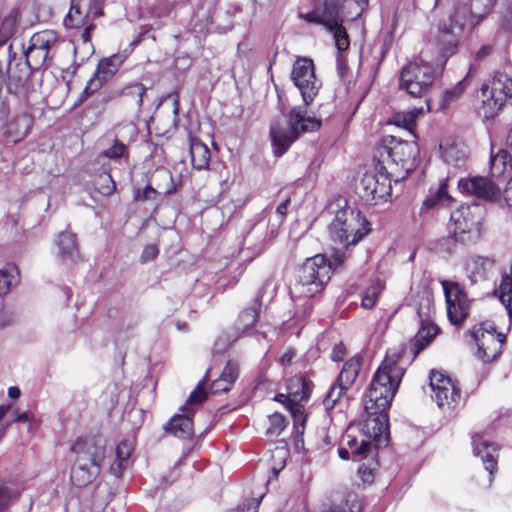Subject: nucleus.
I'll return each mask as SVG.
<instances>
[{
    "label": "nucleus",
    "mask_w": 512,
    "mask_h": 512,
    "mask_svg": "<svg viewBox=\"0 0 512 512\" xmlns=\"http://www.w3.org/2000/svg\"><path fill=\"white\" fill-rule=\"evenodd\" d=\"M452 10L438 24L434 45L443 65L458 49L461 37L471 33L491 11L496 0H450Z\"/></svg>",
    "instance_id": "1"
},
{
    "label": "nucleus",
    "mask_w": 512,
    "mask_h": 512,
    "mask_svg": "<svg viewBox=\"0 0 512 512\" xmlns=\"http://www.w3.org/2000/svg\"><path fill=\"white\" fill-rule=\"evenodd\" d=\"M406 352L401 346L389 349L377 369L364 401L365 410L371 416L381 414L390 407L405 373L403 359Z\"/></svg>",
    "instance_id": "2"
},
{
    "label": "nucleus",
    "mask_w": 512,
    "mask_h": 512,
    "mask_svg": "<svg viewBox=\"0 0 512 512\" xmlns=\"http://www.w3.org/2000/svg\"><path fill=\"white\" fill-rule=\"evenodd\" d=\"M321 120L307 113L306 108L297 106L287 117L276 119L270 126V138L276 156H282L301 133L317 131Z\"/></svg>",
    "instance_id": "3"
},
{
    "label": "nucleus",
    "mask_w": 512,
    "mask_h": 512,
    "mask_svg": "<svg viewBox=\"0 0 512 512\" xmlns=\"http://www.w3.org/2000/svg\"><path fill=\"white\" fill-rule=\"evenodd\" d=\"M343 261V255L340 254L334 255L333 262H329L322 254L307 258L297 269L291 294L299 298L316 296L330 280L332 267L341 265Z\"/></svg>",
    "instance_id": "4"
},
{
    "label": "nucleus",
    "mask_w": 512,
    "mask_h": 512,
    "mask_svg": "<svg viewBox=\"0 0 512 512\" xmlns=\"http://www.w3.org/2000/svg\"><path fill=\"white\" fill-rule=\"evenodd\" d=\"M370 223L359 211L344 207L335 211L328 226L330 240L344 248L356 245L370 232Z\"/></svg>",
    "instance_id": "5"
},
{
    "label": "nucleus",
    "mask_w": 512,
    "mask_h": 512,
    "mask_svg": "<svg viewBox=\"0 0 512 512\" xmlns=\"http://www.w3.org/2000/svg\"><path fill=\"white\" fill-rule=\"evenodd\" d=\"M77 455V463L72 468L71 480L78 487L91 483L99 471L104 458V449L94 441L78 438L71 446Z\"/></svg>",
    "instance_id": "6"
},
{
    "label": "nucleus",
    "mask_w": 512,
    "mask_h": 512,
    "mask_svg": "<svg viewBox=\"0 0 512 512\" xmlns=\"http://www.w3.org/2000/svg\"><path fill=\"white\" fill-rule=\"evenodd\" d=\"M511 98L512 78L506 73L496 72L490 83L481 86L477 113L484 120L493 119Z\"/></svg>",
    "instance_id": "7"
},
{
    "label": "nucleus",
    "mask_w": 512,
    "mask_h": 512,
    "mask_svg": "<svg viewBox=\"0 0 512 512\" xmlns=\"http://www.w3.org/2000/svg\"><path fill=\"white\" fill-rule=\"evenodd\" d=\"M391 173L387 167L378 162L372 169L366 171L356 186L359 197L370 205L387 203L391 198Z\"/></svg>",
    "instance_id": "8"
},
{
    "label": "nucleus",
    "mask_w": 512,
    "mask_h": 512,
    "mask_svg": "<svg viewBox=\"0 0 512 512\" xmlns=\"http://www.w3.org/2000/svg\"><path fill=\"white\" fill-rule=\"evenodd\" d=\"M389 139L388 145L384 147L387 157L380 163L387 167L397 182L407 178L415 168L419 148L413 141L398 140L394 136H389Z\"/></svg>",
    "instance_id": "9"
},
{
    "label": "nucleus",
    "mask_w": 512,
    "mask_h": 512,
    "mask_svg": "<svg viewBox=\"0 0 512 512\" xmlns=\"http://www.w3.org/2000/svg\"><path fill=\"white\" fill-rule=\"evenodd\" d=\"M436 78L435 69L422 58L405 65L400 73L399 87L412 97H423L432 88Z\"/></svg>",
    "instance_id": "10"
},
{
    "label": "nucleus",
    "mask_w": 512,
    "mask_h": 512,
    "mask_svg": "<svg viewBox=\"0 0 512 512\" xmlns=\"http://www.w3.org/2000/svg\"><path fill=\"white\" fill-rule=\"evenodd\" d=\"M62 42L60 35L54 30L36 32L24 51L25 60L34 70L43 68L52 61Z\"/></svg>",
    "instance_id": "11"
},
{
    "label": "nucleus",
    "mask_w": 512,
    "mask_h": 512,
    "mask_svg": "<svg viewBox=\"0 0 512 512\" xmlns=\"http://www.w3.org/2000/svg\"><path fill=\"white\" fill-rule=\"evenodd\" d=\"M449 231L455 241L468 245L481 237L480 217L469 206H460L450 216Z\"/></svg>",
    "instance_id": "12"
},
{
    "label": "nucleus",
    "mask_w": 512,
    "mask_h": 512,
    "mask_svg": "<svg viewBox=\"0 0 512 512\" xmlns=\"http://www.w3.org/2000/svg\"><path fill=\"white\" fill-rule=\"evenodd\" d=\"M470 335L477 346V357L483 362L495 360L501 353L505 335L497 333L492 322H482L475 325Z\"/></svg>",
    "instance_id": "13"
},
{
    "label": "nucleus",
    "mask_w": 512,
    "mask_h": 512,
    "mask_svg": "<svg viewBox=\"0 0 512 512\" xmlns=\"http://www.w3.org/2000/svg\"><path fill=\"white\" fill-rule=\"evenodd\" d=\"M203 382L204 380L199 382L197 387L190 393L186 403L181 407L182 414L175 415L167 424L166 430L174 436L186 439L193 435L192 407L200 405L207 397V393L203 388Z\"/></svg>",
    "instance_id": "14"
},
{
    "label": "nucleus",
    "mask_w": 512,
    "mask_h": 512,
    "mask_svg": "<svg viewBox=\"0 0 512 512\" xmlns=\"http://www.w3.org/2000/svg\"><path fill=\"white\" fill-rule=\"evenodd\" d=\"M291 79L299 89L305 106L309 105L321 87V82L315 76L313 61L308 58L297 59L293 65Z\"/></svg>",
    "instance_id": "15"
},
{
    "label": "nucleus",
    "mask_w": 512,
    "mask_h": 512,
    "mask_svg": "<svg viewBox=\"0 0 512 512\" xmlns=\"http://www.w3.org/2000/svg\"><path fill=\"white\" fill-rule=\"evenodd\" d=\"M429 379L432 398L438 407L445 412L453 410L461 398L459 388L449 377L438 371H431Z\"/></svg>",
    "instance_id": "16"
},
{
    "label": "nucleus",
    "mask_w": 512,
    "mask_h": 512,
    "mask_svg": "<svg viewBox=\"0 0 512 512\" xmlns=\"http://www.w3.org/2000/svg\"><path fill=\"white\" fill-rule=\"evenodd\" d=\"M441 284L445 295L448 318L452 324L459 325L468 316L470 301L460 284L447 280L442 281Z\"/></svg>",
    "instance_id": "17"
},
{
    "label": "nucleus",
    "mask_w": 512,
    "mask_h": 512,
    "mask_svg": "<svg viewBox=\"0 0 512 512\" xmlns=\"http://www.w3.org/2000/svg\"><path fill=\"white\" fill-rule=\"evenodd\" d=\"M101 14L96 1L91 0H71V7L64 19L66 28L79 29L91 23V16L94 18Z\"/></svg>",
    "instance_id": "18"
},
{
    "label": "nucleus",
    "mask_w": 512,
    "mask_h": 512,
    "mask_svg": "<svg viewBox=\"0 0 512 512\" xmlns=\"http://www.w3.org/2000/svg\"><path fill=\"white\" fill-rule=\"evenodd\" d=\"M458 188L464 194L484 199L493 200L500 195V189L491 180L481 176L460 179L458 181Z\"/></svg>",
    "instance_id": "19"
},
{
    "label": "nucleus",
    "mask_w": 512,
    "mask_h": 512,
    "mask_svg": "<svg viewBox=\"0 0 512 512\" xmlns=\"http://www.w3.org/2000/svg\"><path fill=\"white\" fill-rule=\"evenodd\" d=\"M496 261L493 257L472 255L465 260V275L471 284H477L489 279L495 269Z\"/></svg>",
    "instance_id": "20"
},
{
    "label": "nucleus",
    "mask_w": 512,
    "mask_h": 512,
    "mask_svg": "<svg viewBox=\"0 0 512 512\" xmlns=\"http://www.w3.org/2000/svg\"><path fill=\"white\" fill-rule=\"evenodd\" d=\"M33 68L25 60H17L15 55H10L9 62L7 65V89L9 92L18 94L20 93L29 78L30 70Z\"/></svg>",
    "instance_id": "21"
},
{
    "label": "nucleus",
    "mask_w": 512,
    "mask_h": 512,
    "mask_svg": "<svg viewBox=\"0 0 512 512\" xmlns=\"http://www.w3.org/2000/svg\"><path fill=\"white\" fill-rule=\"evenodd\" d=\"M292 395V401L289 402L287 409L290 411L295 422L305 421L304 407L299 401L307 400L310 396V389L303 378H295L288 387Z\"/></svg>",
    "instance_id": "22"
},
{
    "label": "nucleus",
    "mask_w": 512,
    "mask_h": 512,
    "mask_svg": "<svg viewBox=\"0 0 512 512\" xmlns=\"http://www.w3.org/2000/svg\"><path fill=\"white\" fill-rule=\"evenodd\" d=\"M33 125V117L27 112L14 115L6 124L4 136L7 142L18 143L30 132Z\"/></svg>",
    "instance_id": "23"
},
{
    "label": "nucleus",
    "mask_w": 512,
    "mask_h": 512,
    "mask_svg": "<svg viewBox=\"0 0 512 512\" xmlns=\"http://www.w3.org/2000/svg\"><path fill=\"white\" fill-rule=\"evenodd\" d=\"M472 444L475 455L482 459L485 469L492 477L497 470V446L479 435L473 437Z\"/></svg>",
    "instance_id": "24"
},
{
    "label": "nucleus",
    "mask_w": 512,
    "mask_h": 512,
    "mask_svg": "<svg viewBox=\"0 0 512 512\" xmlns=\"http://www.w3.org/2000/svg\"><path fill=\"white\" fill-rule=\"evenodd\" d=\"M55 244L58 248L57 256L62 261L75 262L80 258L77 237L71 231L61 232L57 236Z\"/></svg>",
    "instance_id": "25"
},
{
    "label": "nucleus",
    "mask_w": 512,
    "mask_h": 512,
    "mask_svg": "<svg viewBox=\"0 0 512 512\" xmlns=\"http://www.w3.org/2000/svg\"><path fill=\"white\" fill-rule=\"evenodd\" d=\"M448 178L440 180L437 187H431L425 200L423 201L421 212L430 210L439 206H450L453 202L452 196L448 193Z\"/></svg>",
    "instance_id": "26"
},
{
    "label": "nucleus",
    "mask_w": 512,
    "mask_h": 512,
    "mask_svg": "<svg viewBox=\"0 0 512 512\" xmlns=\"http://www.w3.org/2000/svg\"><path fill=\"white\" fill-rule=\"evenodd\" d=\"M439 332L440 329L434 322L420 323V328L410 343L412 359L427 347Z\"/></svg>",
    "instance_id": "27"
},
{
    "label": "nucleus",
    "mask_w": 512,
    "mask_h": 512,
    "mask_svg": "<svg viewBox=\"0 0 512 512\" xmlns=\"http://www.w3.org/2000/svg\"><path fill=\"white\" fill-rule=\"evenodd\" d=\"M124 58L120 54H114L108 58L101 60L97 66L95 78L91 79L89 86L97 88L103 82L110 79L122 65Z\"/></svg>",
    "instance_id": "28"
},
{
    "label": "nucleus",
    "mask_w": 512,
    "mask_h": 512,
    "mask_svg": "<svg viewBox=\"0 0 512 512\" xmlns=\"http://www.w3.org/2000/svg\"><path fill=\"white\" fill-rule=\"evenodd\" d=\"M360 436L361 438L359 439L357 436L353 435L351 430H348L343 437L345 445L351 451L353 461L366 458L371 451V441L367 440L364 433Z\"/></svg>",
    "instance_id": "29"
},
{
    "label": "nucleus",
    "mask_w": 512,
    "mask_h": 512,
    "mask_svg": "<svg viewBox=\"0 0 512 512\" xmlns=\"http://www.w3.org/2000/svg\"><path fill=\"white\" fill-rule=\"evenodd\" d=\"M190 155L192 166L197 170L208 167L210 161V150L199 139L192 138L190 141Z\"/></svg>",
    "instance_id": "30"
},
{
    "label": "nucleus",
    "mask_w": 512,
    "mask_h": 512,
    "mask_svg": "<svg viewBox=\"0 0 512 512\" xmlns=\"http://www.w3.org/2000/svg\"><path fill=\"white\" fill-rule=\"evenodd\" d=\"M472 71V67L470 66L469 72L465 75V77L457 82L453 87L446 89L443 92L442 98L439 102V107L442 110L448 109L452 104L457 102L460 97L463 95L464 91L468 87V79L470 77Z\"/></svg>",
    "instance_id": "31"
},
{
    "label": "nucleus",
    "mask_w": 512,
    "mask_h": 512,
    "mask_svg": "<svg viewBox=\"0 0 512 512\" xmlns=\"http://www.w3.org/2000/svg\"><path fill=\"white\" fill-rule=\"evenodd\" d=\"M422 114H424L423 108H413L408 111L396 112L391 116L389 123L404 128L412 133L416 127L418 117Z\"/></svg>",
    "instance_id": "32"
},
{
    "label": "nucleus",
    "mask_w": 512,
    "mask_h": 512,
    "mask_svg": "<svg viewBox=\"0 0 512 512\" xmlns=\"http://www.w3.org/2000/svg\"><path fill=\"white\" fill-rule=\"evenodd\" d=\"M133 445L131 442L123 441L116 448V459L110 466V472L120 477L123 470L128 467Z\"/></svg>",
    "instance_id": "33"
},
{
    "label": "nucleus",
    "mask_w": 512,
    "mask_h": 512,
    "mask_svg": "<svg viewBox=\"0 0 512 512\" xmlns=\"http://www.w3.org/2000/svg\"><path fill=\"white\" fill-rule=\"evenodd\" d=\"M360 366L358 357L350 358L344 363L336 382L349 389L359 374Z\"/></svg>",
    "instance_id": "34"
},
{
    "label": "nucleus",
    "mask_w": 512,
    "mask_h": 512,
    "mask_svg": "<svg viewBox=\"0 0 512 512\" xmlns=\"http://www.w3.org/2000/svg\"><path fill=\"white\" fill-rule=\"evenodd\" d=\"M434 298L430 291L423 290L417 303V315L420 323L433 322Z\"/></svg>",
    "instance_id": "35"
},
{
    "label": "nucleus",
    "mask_w": 512,
    "mask_h": 512,
    "mask_svg": "<svg viewBox=\"0 0 512 512\" xmlns=\"http://www.w3.org/2000/svg\"><path fill=\"white\" fill-rule=\"evenodd\" d=\"M365 428L368 433L367 440L373 439L376 442H381L387 431V420L382 415L372 417L366 421Z\"/></svg>",
    "instance_id": "36"
},
{
    "label": "nucleus",
    "mask_w": 512,
    "mask_h": 512,
    "mask_svg": "<svg viewBox=\"0 0 512 512\" xmlns=\"http://www.w3.org/2000/svg\"><path fill=\"white\" fill-rule=\"evenodd\" d=\"M495 293L499 295L501 303L508 309V312L511 313L510 305L512 302V266L510 267L508 274L502 275L500 286L495 291Z\"/></svg>",
    "instance_id": "37"
},
{
    "label": "nucleus",
    "mask_w": 512,
    "mask_h": 512,
    "mask_svg": "<svg viewBox=\"0 0 512 512\" xmlns=\"http://www.w3.org/2000/svg\"><path fill=\"white\" fill-rule=\"evenodd\" d=\"M19 280L18 269L14 265H7L0 269V294H6Z\"/></svg>",
    "instance_id": "38"
},
{
    "label": "nucleus",
    "mask_w": 512,
    "mask_h": 512,
    "mask_svg": "<svg viewBox=\"0 0 512 512\" xmlns=\"http://www.w3.org/2000/svg\"><path fill=\"white\" fill-rule=\"evenodd\" d=\"M321 15H323L324 26L327 29L334 28L342 22L339 15L338 4L334 1H325Z\"/></svg>",
    "instance_id": "39"
},
{
    "label": "nucleus",
    "mask_w": 512,
    "mask_h": 512,
    "mask_svg": "<svg viewBox=\"0 0 512 512\" xmlns=\"http://www.w3.org/2000/svg\"><path fill=\"white\" fill-rule=\"evenodd\" d=\"M384 289V284L380 280H374L365 290L364 295L362 297V307L366 309L372 308L379 296V294Z\"/></svg>",
    "instance_id": "40"
},
{
    "label": "nucleus",
    "mask_w": 512,
    "mask_h": 512,
    "mask_svg": "<svg viewBox=\"0 0 512 512\" xmlns=\"http://www.w3.org/2000/svg\"><path fill=\"white\" fill-rule=\"evenodd\" d=\"M17 15L16 11H11L2 20L0 25V43L8 40L16 31L17 27Z\"/></svg>",
    "instance_id": "41"
},
{
    "label": "nucleus",
    "mask_w": 512,
    "mask_h": 512,
    "mask_svg": "<svg viewBox=\"0 0 512 512\" xmlns=\"http://www.w3.org/2000/svg\"><path fill=\"white\" fill-rule=\"evenodd\" d=\"M257 318H258V312H257L256 308H254V307L246 308L239 315L238 322H237V328L242 333H245L254 326V324L257 321Z\"/></svg>",
    "instance_id": "42"
},
{
    "label": "nucleus",
    "mask_w": 512,
    "mask_h": 512,
    "mask_svg": "<svg viewBox=\"0 0 512 512\" xmlns=\"http://www.w3.org/2000/svg\"><path fill=\"white\" fill-rule=\"evenodd\" d=\"M348 388H344L341 384L335 382L327 392L323 399V404L326 410L333 409L339 400L345 395Z\"/></svg>",
    "instance_id": "43"
},
{
    "label": "nucleus",
    "mask_w": 512,
    "mask_h": 512,
    "mask_svg": "<svg viewBox=\"0 0 512 512\" xmlns=\"http://www.w3.org/2000/svg\"><path fill=\"white\" fill-rule=\"evenodd\" d=\"M269 425L266 430L268 436H279L284 430L286 423L285 418L280 413H274L268 418Z\"/></svg>",
    "instance_id": "44"
},
{
    "label": "nucleus",
    "mask_w": 512,
    "mask_h": 512,
    "mask_svg": "<svg viewBox=\"0 0 512 512\" xmlns=\"http://www.w3.org/2000/svg\"><path fill=\"white\" fill-rule=\"evenodd\" d=\"M328 30L333 34L335 45L338 51L347 50L349 47V39L348 34L342 24L340 23L334 28H328Z\"/></svg>",
    "instance_id": "45"
},
{
    "label": "nucleus",
    "mask_w": 512,
    "mask_h": 512,
    "mask_svg": "<svg viewBox=\"0 0 512 512\" xmlns=\"http://www.w3.org/2000/svg\"><path fill=\"white\" fill-rule=\"evenodd\" d=\"M465 153L459 151L456 147L450 146L445 148L443 152L444 161L454 167H459L465 162Z\"/></svg>",
    "instance_id": "46"
},
{
    "label": "nucleus",
    "mask_w": 512,
    "mask_h": 512,
    "mask_svg": "<svg viewBox=\"0 0 512 512\" xmlns=\"http://www.w3.org/2000/svg\"><path fill=\"white\" fill-rule=\"evenodd\" d=\"M509 159L510 155L504 149H499L495 155L492 153L490 157L492 173H502Z\"/></svg>",
    "instance_id": "47"
},
{
    "label": "nucleus",
    "mask_w": 512,
    "mask_h": 512,
    "mask_svg": "<svg viewBox=\"0 0 512 512\" xmlns=\"http://www.w3.org/2000/svg\"><path fill=\"white\" fill-rule=\"evenodd\" d=\"M127 153V146L120 140L115 139L113 144L103 152V155L109 159H118L124 157Z\"/></svg>",
    "instance_id": "48"
},
{
    "label": "nucleus",
    "mask_w": 512,
    "mask_h": 512,
    "mask_svg": "<svg viewBox=\"0 0 512 512\" xmlns=\"http://www.w3.org/2000/svg\"><path fill=\"white\" fill-rule=\"evenodd\" d=\"M99 181L101 183H100V186L98 187V191L102 195L109 196L115 191L116 185H115V182L113 181L111 175H109V174L100 175Z\"/></svg>",
    "instance_id": "49"
},
{
    "label": "nucleus",
    "mask_w": 512,
    "mask_h": 512,
    "mask_svg": "<svg viewBox=\"0 0 512 512\" xmlns=\"http://www.w3.org/2000/svg\"><path fill=\"white\" fill-rule=\"evenodd\" d=\"M220 377L223 379V380H226L227 382H229L231 385L234 384V382L237 380L238 378V366L237 364L229 361L223 371H222V374L220 375Z\"/></svg>",
    "instance_id": "50"
},
{
    "label": "nucleus",
    "mask_w": 512,
    "mask_h": 512,
    "mask_svg": "<svg viewBox=\"0 0 512 512\" xmlns=\"http://www.w3.org/2000/svg\"><path fill=\"white\" fill-rule=\"evenodd\" d=\"M145 91H146V89L143 84L135 83L126 89L125 94L136 96L137 106L141 107L142 103H143V97H144Z\"/></svg>",
    "instance_id": "51"
},
{
    "label": "nucleus",
    "mask_w": 512,
    "mask_h": 512,
    "mask_svg": "<svg viewBox=\"0 0 512 512\" xmlns=\"http://www.w3.org/2000/svg\"><path fill=\"white\" fill-rule=\"evenodd\" d=\"M263 495L251 499H245L240 505L239 510L242 512H257Z\"/></svg>",
    "instance_id": "52"
},
{
    "label": "nucleus",
    "mask_w": 512,
    "mask_h": 512,
    "mask_svg": "<svg viewBox=\"0 0 512 512\" xmlns=\"http://www.w3.org/2000/svg\"><path fill=\"white\" fill-rule=\"evenodd\" d=\"M373 466H367L365 463L361 464L358 468V473L361 477V479L364 481V482H367V483H370L373 481V472L375 470V467L377 465V463H375L373 460H371Z\"/></svg>",
    "instance_id": "53"
},
{
    "label": "nucleus",
    "mask_w": 512,
    "mask_h": 512,
    "mask_svg": "<svg viewBox=\"0 0 512 512\" xmlns=\"http://www.w3.org/2000/svg\"><path fill=\"white\" fill-rule=\"evenodd\" d=\"M159 253L158 247L155 244L146 245L140 256V261L146 263L154 260Z\"/></svg>",
    "instance_id": "54"
},
{
    "label": "nucleus",
    "mask_w": 512,
    "mask_h": 512,
    "mask_svg": "<svg viewBox=\"0 0 512 512\" xmlns=\"http://www.w3.org/2000/svg\"><path fill=\"white\" fill-rule=\"evenodd\" d=\"M501 26L504 30L512 32V0H509L502 14Z\"/></svg>",
    "instance_id": "55"
},
{
    "label": "nucleus",
    "mask_w": 512,
    "mask_h": 512,
    "mask_svg": "<svg viewBox=\"0 0 512 512\" xmlns=\"http://www.w3.org/2000/svg\"><path fill=\"white\" fill-rule=\"evenodd\" d=\"M157 191L152 186L147 185L143 191H137L135 199L138 201L155 200L157 197Z\"/></svg>",
    "instance_id": "56"
},
{
    "label": "nucleus",
    "mask_w": 512,
    "mask_h": 512,
    "mask_svg": "<svg viewBox=\"0 0 512 512\" xmlns=\"http://www.w3.org/2000/svg\"><path fill=\"white\" fill-rule=\"evenodd\" d=\"M17 497V492L9 490L7 487L0 486V510H2L8 502Z\"/></svg>",
    "instance_id": "57"
},
{
    "label": "nucleus",
    "mask_w": 512,
    "mask_h": 512,
    "mask_svg": "<svg viewBox=\"0 0 512 512\" xmlns=\"http://www.w3.org/2000/svg\"><path fill=\"white\" fill-rule=\"evenodd\" d=\"M232 385L227 382L226 380H223L221 377L217 378L213 381L211 385V392L213 394L220 393V392H226L230 390Z\"/></svg>",
    "instance_id": "58"
},
{
    "label": "nucleus",
    "mask_w": 512,
    "mask_h": 512,
    "mask_svg": "<svg viewBox=\"0 0 512 512\" xmlns=\"http://www.w3.org/2000/svg\"><path fill=\"white\" fill-rule=\"evenodd\" d=\"M300 17L309 23H315L324 26V19L323 15H321V12L313 11L306 14H301Z\"/></svg>",
    "instance_id": "59"
},
{
    "label": "nucleus",
    "mask_w": 512,
    "mask_h": 512,
    "mask_svg": "<svg viewBox=\"0 0 512 512\" xmlns=\"http://www.w3.org/2000/svg\"><path fill=\"white\" fill-rule=\"evenodd\" d=\"M295 353L292 349H288L285 351L279 358V363L282 366H289L292 363V359L294 357Z\"/></svg>",
    "instance_id": "60"
},
{
    "label": "nucleus",
    "mask_w": 512,
    "mask_h": 512,
    "mask_svg": "<svg viewBox=\"0 0 512 512\" xmlns=\"http://www.w3.org/2000/svg\"><path fill=\"white\" fill-rule=\"evenodd\" d=\"M290 204V197H286L277 207L276 213L283 219L287 214V209Z\"/></svg>",
    "instance_id": "61"
},
{
    "label": "nucleus",
    "mask_w": 512,
    "mask_h": 512,
    "mask_svg": "<svg viewBox=\"0 0 512 512\" xmlns=\"http://www.w3.org/2000/svg\"><path fill=\"white\" fill-rule=\"evenodd\" d=\"M492 46L490 45H483L476 53L475 58L476 60H482L488 55L492 53Z\"/></svg>",
    "instance_id": "62"
},
{
    "label": "nucleus",
    "mask_w": 512,
    "mask_h": 512,
    "mask_svg": "<svg viewBox=\"0 0 512 512\" xmlns=\"http://www.w3.org/2000/svg\"><path fill=\"white\" fill-rule=\"evenodd\" d=\"M504 199L507 205L512 208V177L509 179L504 190Z\"/></svg>",
    "instance_id": "63"
},
{
    "label": "nucleus",
    "mask_w": 512,
    "mask_h": 512,
    "mask_svg": "<svg viewBox=\"0 0 512 512\" xmlns=\"http://www.w3.org/2000/svg\"><path fill=\"white\" fill-rule=\"evenodd\" d=\"M344 346L342 344L335 345L332 353L331 358L333 361H340L344 355Z\"/></svg>",
    "instance_id": "64"
}]
</instances>
